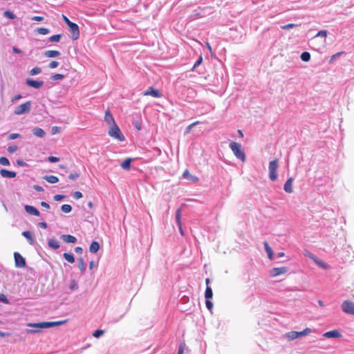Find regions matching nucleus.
Masks as SVG:
<instances>
[{"instance_id":"nucleus-1","label":"nucleus","mask_w":354,"mask_h":354,"mask_svg":"<svg viewBox=\"0 0 354 354\" xmlns=\"http://www.w3.org/2000/svg\"><path fill=\"white\" fill-rule=\"evenodd\" d=\"M230 148L232 151L234 155L240 160L245 162L246 157L245 153L241 149V145L236 142L230 143Z\"/></svg>"},{"instance_id":"nucleus-2","label":"nucleus","mask_w":354,"mask_h":354,"mask_svg":"<svg viewBox=\"0 0 354 354\" xmlns=\"http://www.w3.org/2000/svg\"><path fill=\"white\" fill-rule=\"evenodd\" d=\"M109 135L115 139H118L120 141H124L125 139L124 135L122 133L120 128L116 124V123H114V124L111 125L109 130Z\"/></svg>"},{"instance_id":"nucleus-3","label":"nucleus","mask_w":354,"mask_h":354,"mask_svg":"<svg viewBox=\"0 0 354 354\" xmlns=\"http://www.w3.org/2000/svg\"><path fill=\"white\" fill-rule=\"evenodd\" d=\"M278 161L277 159L272 160L269 163L268 171L269 178L272 181L277 178Z\"/></svg>"},{"instance_id":"nucleus-4","label":"nucleus","mask_w":354,"mask_h":354,"mask_svg":"<svg viewBox=\"0 0 354 354\" xmlns=\"http://www.w3.org/2000/svg\"><path fill=\"white\" fill-rule=\"evenodd\" d=\"M31 104H32L31 101H27L25 103L17 106L14 111L15 114L22 115V114L28 113L30 111Z\"/></svg>"},{"instance_id":"nucleus-5","label":"nucleus","mask_w":354,"mask_h":354,"mask_svg":"<svg viewBox=\"0 0 354 354\" xmlns=\"http://www.w3.org/2000/svg\"><path fill=\"white\" fill-rule=\"evenodd\" d=\"M29 327L36 328L35 330L28 329L26 330V333L28 334H32L39 332L40 328H47V322H38V323H28L27 324Z\"/></svg>"},{"instance_id":"nucleus-6","label":"nucleus","mask_w":354,"mask_h":354,"mask_svg":"<svg viewBox=\"0 0 354 354\" xmlns=\"http://www.w3.org/2000/svg\"><path fill=\"white\" fill-rule=\"evenodd\" d=\"M342 310L349 315H354V303L348 300L344 301L342 304Z\"/></svg>"},{"instance_id":"nucleus-7","label":"nucleus","mask_w":354,"mask_h":354,"mask_svg":"<svg viewBox=\"0 0 354 354\" xmlns=\"http://www.w3.org/2000/svg\"><path fill=\"white\" fill-rule=\"evenodd\" d=\"M14 258L15 267L24 268L26 266V260L19 252L14 253Z\"/></svg>"},{"instance_id":"nucleus-8","label":"nucleus","mask_w":354,"mask_h":354,"mask_svg":"<svg viewBox=\"0 0 354 354\" xmlns=\"http://www.w3.org/2000/svg\"><path fill=\"white\" fill-rule=\"evenodd\" d=\"M288 270L286 267L273 268L270 270V276L274 277L285 274Z\"/></svg>"},{"instance_id":"nucleus-9","label":"nucleus","mask_w":354,"mask_h":354,"mask_svg":"<svg viewBox=\"0 0 354 354\" xmlns=\"http://www.w3.org/2000/svg\"><path fill=\"white\" fill-rule=\"evenodd\" d=\"M143 95H151L153 97H162V94L160 93V92L158 89H156L152 86L149 87L147 88V90L146 91H145Z\"/></svg>"},{"instance_id":"nucleus-10","label":"nucleus","mask_w":354,"mask_h":354,"mask_svg":"<svg viewBox=\"0 0 354 354\" xmlns=\"http://www.w3.org/2000/svg\"><path fill=\"white\" fill-rule=\"evenodd\" d=\"M26 83L28 86L34 88H39L44 85L43 81H37L30 78L26 80Z\"/></svg>"},{"instance_id":"nucleus-11","label":"nucleus","mask_w":354,"mask_h":354,"mask_svg":"<svg viewBox=\"0 0 354 354\" xmlns=\"http://www.w3.org/2000/svg\"><path fill=\"white\" fill-rule=\"evenodd\" d=\"M323 336L326 338H339L341 337L342 335L338 330L335 329L324 333Z\"/></svg>"},{"instance_id":"nucleus-12","label":"nucleus","mask_w":354,"mask_h":354,"mask_svg":"<svg viewBox=\"0 0 354 354\" xmlns=\"http://www.w3.org/2000/svg\"><path fill=\"white\" fill-rule=\"evenodd\" d=\"M69 28L71 32L72 33V39L73 40H77L80 37L79 26H77V24H75Z\"/></svg>"},{"instance_id":"nucleus-13","label":"nucleus","mask_w":354,"mask_h":354,"mask_svg":"<svg viewBox=\"0 0 354 354\" xmlns=\"http://www.w3.org/2000/svg\"><path fill=\"white\" fill-rule=\"evenodd\" d=\"M292 182H293V178L292 177H290L286 180V182L285 183V184L283 185V189L286 192L290 194L293 192Z\"/></svg>"},{"instance_id":"nucleus-14","label":"nucleus","mask_w":354,"mask_h":354,"mask_svg":"<svg viewBox=\"0 0 354 354\" xmlns=\"http://www.w3.org/2000/svg\"><path fill=\"white\" fill-rule=\"evenodd\" d=\"M24 209L26 211V212L31 215L38 216L40 214L39 210L33 206L26 205L24 206Z\"/></svg>"},{"instance_id":"nucleus-15","label":"nucleus","mask_w":354,"mask_h":354,"mask_svg":"<svg viewBox=\"0 0 354 354\" xmlns=\"http://www.w3.org/2000/svg\"><path fill=\"white\" fill-rule=\"evenodd\" d=\"M0 174L3 178H15L16 176V172L12 171H8V170H7L6 169H1L0 170Z\"/></svg>"},{"instance_id":"nucleus-16","label":"nucleus","mask_w":354,"mask_h":354,"mask_svg":"<svg viewBox=\"0 0 354 354\" xmlns=\"http://www.w3.org/2000/svg\"><path fill=\"white\" fill-rule=\"evenodd\" d=\"M104 120L109 125H113L114 123H115V120L109 110H106L105 112Z\"/></svg>"},{"instance_id":"nucleus-17","label":"nucleus","mask_w":354,"mask_h":354,"mask_svg":"<svg viewBox=\"0 0 354 354\" xmlns=\"http://www.w3.org/2000/svg\"><path fill=\"white\" fill-rule=\"evenodd\" d=\"M61 239L66 243H75L77 242V239L70 234H63L61 236Z\"/></svg>"},{"instance_id":"nucleus-18","label":"nucleus","mask_w":354,"mask_h":354,"mask_svg":"<svg viewBox=\"0 0 354 354\" xmlns=\"http://www.w3.org/2000/svg\"><path fill=\"white\" fill-rule=\"evenodd\" d=\"M180 217H181V209H178L176 210V223H177V224H178V225L179 227V230H180V234L182 235H183V232L182 227H181Z\"/></svg>"},{"instance_id":"nucleus-19","label":"nucleus","mask_w":354,"mask_h":354,"mask_svg":"<svg viewBox=\"0 0 354 354\" xmlns=\"http://www.w3.org/2000/svg\"><path fill=\"white\" fill-rule=\"evenodd\" d=\"M32 131L35 136L39 138H44L46 135L45 131L39 127H35Z\"/></svg>"},{"instance_id":"nucleus-20","label":"nucleus","mask_w":354,"mask_h":354,"mask_svg":"<svg viewBox=\"0 0 354 354\" xmlns=\"http://www.w3.org/2000/svg\"><path fill=\"white\" fill-rule=\"evenodd\" d=\"M44 56L46 57H56L60 55V52L58 50H46L44 53Z\"/></svg>"},{"instance_id":"nucleus-21","label":"nucleus","mask_w":354,"mask_h":354,"mask_svg":"<svg viewBox=\"0 0 354 354\" xmlns=\"http://www.w3.org/2000/svg\"><path fill=\"white\" fill-rule=\"evenodd\" d=\"M100 249V244L97 241H93L89 247V251L91 253H96Z\"/></svg>"},{"instance_id":"nucleus-22","label":"nucleus","mask_w":354,"mask_h":354,"mask_svg":"<svg viewBox=\"0 0 354 354\" xmlns=\"http://www.w3.org/2000/svg\"><path fill=\"white\" fill-rule=\"evenodd\" d=\"M132 162V159L131 158H128L125 159L120 165L121 167L124 170H129L131 168V163Z\"/></svg>"},{"instance_id":"nucleus-23","label":"nucleus","mask_w":354,"mask_h":354,"mask_svg":"<svg viewBox=\"0 0 354 354\" xmlns=\"http://www.w3.org/2000/svg\"><path fill=\"white\" fill-rule=\"evenodd\" d=\"M265 250L268 254V257L270 260L273 259V251L272 249L270 247L267 241H265L263 243Z\"/></svg>"},{"instance_id":"nucleus-24","label":"nucleus","mask_w":354,"mask_h":354,"mask_svg":"<svg viewBox=\"0 0 354 354\" xmlns=\"http://www.w3.org/2000/svg\"><path fill=\"white\" fill-rule=\"evenodd\" d=\"M43 178L51 184L56 183L59 181V178L57 176L53 175L44 176Z\"/></svg>"},{"instance_id":"nucleus-25","label":"nucleus","mask_w":354,"mask_h":354,"mask_svg":"<svg viewBox=\"0 0 354 354\" xmlns=\"http://www.w3.org/2000/svg\"><path fill=\"white\" fill-rule=\"evenodd\" d=\"M48 245L53 249H58L59 248V242L55 239H50L48 240Z\"/></svg>"},{"instance_id":"nucleus-26","label":"nucleus","mask_w":354,"mask_h":354,"mask_svg":"<svg viewBox=\"0 0 354 354\" xmlns=\"http://www.w3.org/2000/svg\"><path fill=\"white\" fill-rule=\"evenodd\" d=\"M285 336L288 339V340H293L299 337L297 331H291L287 333Z\"/></svg>"},{"instance_id":"nucleus-27","label":"nucleus","mask_w":354,"mask_h":354,"mask_svg":"<svg viewBox=\"0 0 354 354\" xmlns=\"http://www.w3.org/2000/svg\"><path fill=\"white\" fill-rule=\"evenodd\" d=\"M78 268L82 273H84L86 270V265L83 258L80 257L78 259Z\"/></svg>"},{"instance_id":"nucleus-28","label":"nucleus","mask_w":354,"mask_h":354,"mask_svg":"<svg viewBox=\"0 0 354 354\" xmlns=\"http://www.w3.org/2000/svg\"><path fill=\"white\" fill-rule=\"evenodd\" d=\"M22 235L28 240L30 244H31V245L33 244L34 239H33V237H32L31 233L29 231L23 232Z\"/></svg>"},{"instance_id":"nucleus-29","label":"nucleus","mask_w":354,"mask_h":354,"mask_svg":"<svg viewBox=\"0 0 354 354\" xmlns=\"http://www.w3.org/2000/svg\"><path fill=\"white\" fill-rule=\"evenodd\" d=\"M64 258L69 263H73L75 262V257L73 254L69 253H64L63 254Z\"/></svg>"},{"instance_id":"nucleus-30","label":"nucleus","mask_w":354,"mask_h":354,"mask_svg":"<svg viewBox=\"0 0 354 354\" xmlns=\"http://www.w3.org/2000/svg\"><path fill=\"white\" fill-rule=\"evenodd\" d=\"M213 297V292L209 286L206 287L205 292V297L206 299H212Z\"/></svg>"},{"instance_id":"nucleus-31","label":"nucleus","mask_w":354,"mask_h":354,"mask_svg":"<svg viewBox=\"0 0 354 354\" xmlns=\"http://www.w3.org/2000/svg\"><path fill=\"white\" fill-rule=\"evenodd\" d=\"M66 321L47 322V328L57 326L64 324Z\"/></svg>"},{"instance_id":"nucleus-32","label":"nucleus","mask_w":354,"mask_h":354,"mask_svg":"<svg viewBox=\"0 0 354 354\" xmlns=\"http://www.w3.org/2000/svg\"><path fill=\"white\" fill-rule=\"evenodd\" d=\"M62 37L61 34L54 35L48 38V41L50 42H58Z\"/></svg>"},{"instance_id":"nucleus-33","label":"nucleus","mask_w":354,"mask_h":354,"mask_svg":"<svg viewBox=\"0 0 354 354\" xmlns=\"http://www.w3.org/2000/svg\"><path fill=\"white\" fill-rule=\"evenodd\" d=\"M3 16L10 19H15L16 15L10 10H6L3 12Z\"/></svg>"},{"instance_id":"nucleus-34","label":"nucleus","mask_w":354,"mask_h":354,"mask_svg":"<svg viewBox=\"0 0 354 354\" xmlns=\"http://www.w3.org/2000/svg\"><path fill=\"white\" fill-rule=\"evenodd\" d=\"M301 59L304 62H308L310 59V54L308 52H304L301 55Z\"/></svg>"},{"instance_id":"nucleus-35","label":"nucleus","mask_w":354,"mask_h":354,"mask_svg":"<svg viewBox=\"0 0 354 354\" xmlns=\"http://www.w3.org/2000/svg\"><path fill=\"white\" fill-rule=\"evenodd\" d=\"M61 210L64 213H69L72 210V207L70 205L64 204L62 205Z\"/></svg>"},{"instance_id":"nucleus-36","label":"nucleus","mask_w":354,"mask_h":354,"mask_svg":"<svg viewBox=\"0 0 354 354\" xmlns=\"http://www.w3.org/2000/svg\"><path fill=\"white\" fill-rule=\"evenodd\" d=\"M41 72V68L36 66V67H34L33 68H32L30 71L29 73L30 75H36L39 74Z\"/></svg>"},{"instance_id":"nucleus-37","label":"nucleus","mask_w":354,"mask_h":354,"mask_svg":"<svg viewBox=\"0 0 354 354\" xmlns=\"http://www.w3.org/2000/svg\"><path fill=\"white\" fill-rule=\"evenodd\" d=\"M37 31L38 33L44 35H47L50 32V30L46 28H38L37 29Z\"/></svg>"},{"instance_id":"nucleus-38","label":"nucleus","mask_w":354,"mask_h":354,"mask_svg":"<svg viewBox=\"0 0 354 354\" xmlns=\"http://www.w3.org/2000/svg\"><path fill=\"white\" fill-rule=\"evenodd\" d=\"M344 51H342V52H339V53H337L334 55H333L331 57H330V63H332L333 62L335 59H337V58H339L342 54H344Z\"/></svg>"},{"instance_id":"nucleus-39","label":"nucleus","mask_w":354,"mask_h":354,"mask_svg":"<svg viewBox=\"0 0 354 354\" xmlns=\"http://www.w3.org/2000/svg\"><path fill=\"white\" fill-rule=\"evenodd\" d=\"M328 35V32L327 30H319L317 35L315 36V37H324L326 38V36Z\"/></svg>"},{"instance_id":"nucleus-40","label":"nucleus","mask_w":354,"mask_h":354,"mask_svg":"<svg viewBox=\"0 0 354 354\" xmlns=\"http://www.w3.org/2000/svg\"><path fill=\"white\" fill-rule=\"evenodd\" d=\"M0 164L2 165L8 166V165H10V161L6 157H1L0 158Z\"/></svg>"},{"instance_id":"nucleus-41","label":"nucleus","mask_w":354,"mask_h":354,"mask_svg":"<svg viewBox=\"0 0 354 354\" xmlns=\"http://www.w3.org/2000/svg\"><path fill=\"white\" fill-rule=\"evenodd\" d=\"M64 75L57 73V74L52 75L50 78L53 80H60L64 79Z\"/></svg>"},{"instance_id":"nucleus-42","label":"nucleus","mask_w":354,"mask_h":354,"mask_svg":"<svg viewBox=\"0 0 354 354\" xmlns=\"http://www.w3.org/2000/svg\"><path fill=\"white\" fill-rule=\"evenodd\" d=\"M69 288L71 290H77L78 288L77 283L75 280H72L71 283H70Z\"/></svg>"},{"instance_id":"nucleus-43","label":"nucleus","mask_w":354,"mask_h":354,"mask_svg":"<svg viewBox=\"0 0 354 354\" xmlns=\"http://www.w3.org/2000/svg\"><path fill=\"white\" fill-rule=\"evenodd\" d=\"M104 330H100V329H97L93 333V337H96V338H98L100 337H101L103 334H104Z\"/></svg>"},{"instance_id":"nucleus-44","label":"nucleus","mask_w":354,"mask_h":354,"mask_svg":"<svg viewBox=\"0 0 354 354\" xmlns=\"http://www.w3.org/2000/svg\"><path fill=\"white\" fill-rule=\"evenodd\" d=\"M310 329L309 328H305L304 330L298 332L299 337L308 335L310 333Z\"/></svg>"},{"instance_id":"nucleus-45","label":"nucleus","mask_w":354,"mask_h":354,"mask_svg":"<svg viewBox=\"0 0 354 354\" xmlns=\"http://www.w3.org/2000/svg\"><path fill=\"white\" fill-rule=\"evenodd\" d=\"M298 25L295 24H286V25L281 26V28L283 30H287V29L292 28L296 27Z\"/></svg>"},{"instance_id":"nucleus-46","label":"nucleus","mask_w":354,"mask_h":354,"mask_svg":"<svg viewBox=\"0 0 354 354\" xmlns=\"http://www.w3.org/2000/svg\"><path fill=\"white\" fill-rule=\"evenodd\" d=\"M198 122H194V123H192V124H189V126H187V127H186L185 131V134H187V133H189L191 131V130H192V127H194V126H195L196 124H198Z\"/></svg>"},{"instance_id":"nucleus-47","label":"nucleus","mask_w":354,"mask_h":354,"mask_svg":"<svg viewBox=\"0 0 354 354\" xmlns=\"http://www.w3.org/2000/svg\"><path fill=\"white\" fill-rule=\"evenodd\" d=\"M0 301L4 304H9L10 301L4 294H0Z\"/></svg>"},{"instance_id":"nucleus-48","label":"nucleus","mask_w":354,"mask_h":354,"mask_svg":"<svg viewBox=\"0 0 354 354\" xmlns=\"http://www.w3.org/2000/svg\"><path fill=\"white\" fill-rule=\"evenodd\" d=\"M17 145H11L8 147V151L10 153H13L17 150Z\"/></svg>"},{"instance_id":"nucleus-49","label":"nucleus","mask_w":354,"mask_h":354,"mask_svg":"<svg viewBox=\"0 0 354 354\" xmlns=\"http://www.w3.org/2000/svg\"><path fill=\"white\" fill-rule=\"evenodd\" d=\"M21 136L19 133H11L8 136V140H15L19 138H21Z\"/></svg>"},{"instance_id":"nucleus-50","label":"nucleus","mask_w":354,"mask_h":354,"mask_svg":"<svg viewBox=\"0 0 354 354\" xmlns=\"http://www.w3.org/2000/svg\"><path fill=\"white\" fill-rule=\"evenodd\" d=\"M205 305H206L207 308L209 310L211 311L212 310V308H213V304H212V302L211 301H209V299H206Z\"/></svg>"},{"instance_id":"nucleus-51","label":"nucleus","mask_w":354,"mask_h":354,"mask_svg":"<svg viewBox=\"0 0 354 354\" xmlns=\"http://www.w3.org/2000/svg\"><path fill=\"white\" fill-rule=\"evenodd\" d=\"M202 61H203V57H202V56H200L198 57V59H197V61L194 64L192 70H194L196 67H198L201 64Z\"/></svg>"},{"instance_id":"nucleus-52","label":"nucleus","mask_w":354,"mask_h":354,"mask_svg":"<svg viewBox=\"0 0 354 354\" xmlns=\"http://www.w3.org/2000/svg\"><path fill=\"white\" fill-rule=\"evenodd\" d=\"M59 66V62H57V61H52L49 65H48V67L50 68H57V66Z\"/></svg>"},{"instance_id":"nucleus-53","label":"nucleus","mask_w":354,"mask_h":354,"mask_svg":"<svg viewBox=\"0 0 354 354\" xmlns=\"http://www.w3.org/2000/svg\"><path fill=\"white\" fill-rule=\"evenodd\" d=\"M61 128L59 127H53L51 130L52 134H57L60 132Z\"/></svg>"},{"instance_id":"nucleus-54","label":"nucleus","mask_w":354,"mask_h":354,"mask_svg":"<svg viewBox=\"0 0 354 354\" xmlns=\"http://www.w3.org/2000/svg\"><path fill=\"white\" fill-rule=\"evenodd\" d=\"M48 160L50 162H57L59 160V158H57V157H55V156H49L48 158Z\"/></svg>"},{"instance_id":"nucleus-55","label":"nucleus","mask_w":354,"mask_h":354,"mask_svg":"<svg viewBox=\"0 0 354 354\" xmlns=\"http://www.w3.org/2000/svg\"><path fill=\"white\" fill-rule=\"evenodd\" d=\"M16 162H17V165H19L20 167H26L28 165L26 162H24V160H22L21 159L17 160Z\"/></svg>"},{"instance_id":"nucleus-56","label":"nucleus","mask_w":354,"mask_h":354,"mask_svg":"<svg viewBox=\"0 0 354 354\" xmlns=\"http://www.w3.org/2000/svg\"><path fill=\"white\" fill-rule=\"evenodd\" d=\"M65 197H66L65 195L57 194V195L54 196V200L56 201H59L64 199Z\"/></svg>"},{"instance_id":"nucleus-57","label":"nucleus","mask_w":354,"mask_h":354,"mask_svg":"<svg viewBox=\"0 0 354 354\" xmlns=\"http://www.w3.org/2000/svg\"><path fill=\"white\" fill-rule=\"evenodd\" d=\"M82 196H83V195H82V192H80L79 191L75 192L73 194V197L75 199L81 198Z\"/></svg>"},{"instance_id":"nucleus-58","label":"nucleus","mask_w":354,"mask_h":354,"mask_svg":"<svg viewBox=\"0 0 354 354\" xmlns=\"http://www.w3.org/2000/svg\"><path fill=\"white\" fill-rule=\"evenodd\" d=\"M79 177H80V174H77V173L71 174H69V176H68V178H69L71 180H74L77 179V178H79Z\"/></svg>"},{"instance_id":"nucleus-59","label":"nucleus","mask_w":354,"mask_h":354,"mask_svg":"<svg viewBox=\"0 0 354 354\" xmlns=\"http://www.w3.org/2000/svg\"><path fill=\"white\" fill-rule=\"evenodd\" d=\"M185 344L182 343L178 347V354H183Z\"/></svg>"},{"instance_id":"nucleus-60","label":"nucleus","mask_w":354,"mask_h":354,"mask_svg":"<svg viewBox=\"0 0 354 354\" xmlns=\"http://www.w3.org/2000/svg\"><path fill=\"white\" fill-rule=\"evenodd\" d=\"M33 188L37 192H44V188L41 186L38 185H34Z\"/></svg>"},{"instance_id":"nucleus-61","label":"nucleus","mask_w":354,"mask_h":354,"mask_svg":"<svg viewBox=\"0 0 354 354\" xmlns=\"http://www.w3.org/2000/svg\"><path fill=\"white\" fill-rule=\"evenodd\" d=\"M31 19L33 21H43L44 19V17H41V16H34L31 18Z\"/></svg>"},{"instance_id":"nucleus-62","label":"nucleus","mask_w":354,"mask_h":354,"mask_svg":"<svg viewBox=\"0 0 354 354\" xmlns=\"http://www.w3.org/2000/svg\"><path fill=\"white\" fill-rule=\"evenodd\" d=\"M189 176H191V175H190V174H189V172L188 169H186V170L183 172V177L184 178H188V177H189Z\"/></svg>"},{"instance_id":"nucleus-63","label":"nucleus","mask_w":354,"mask_h":354,"mask_svg":"<svg viewBox=\"0 0 354 354\" xmlns=\"http://www.w3.org/2000/svg\"><path fill=\"white\" fill-rule=\"evenodd\" d=\"M75 252L81 254L83 252V249L81 247L77 246L75 248Z\"/></svg>"},{"instance_id":"nucleus-64","label":"nucleus","mask_w":354,"mask_h":354,"mask_svg":"<svg viewBox=\"0 0 354 354\" xmlns=\"http://www.w3.org/2000/svg\"><path fill=\"white\" fill-rule=\"evenodd\" d=\"M39 226L41 228L46 229L47 228V223L46 222H40L39 223Z\"/></svg>"}]
</instances>
